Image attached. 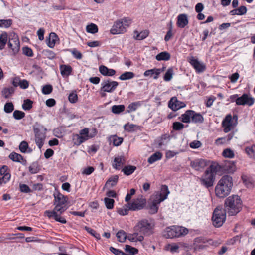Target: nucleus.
I'll list each match as a JSON object with an SVG mask.
<instances>
[{
  "label": "nucleus",
  "mask_w": 255,
  "mask_h": 255,
  "mask_svg": "<svg viewBox=\"0 0 255 255\" xmlns=\"http://www.w3.org/2000/svg\"><path fill=\"white\" fill-rule=\"evenodd\" d=\"M233 186V180L232 177L229 175L223 176L218 181L215 189L216 195L221 198L228 196Z\"/></svg>",
  "instance_id": "nucleus-1"
},
{
  "label": "nucleus",
  "mask_w": 255,
  "mask_h": 255,
  "mask_svg": "<svg viewBox=\"0 0 255 255\" xmlns=\"http://www.w3.org/2000/svg\"><path fill=\"white\" fill-rule=\"evenodd\" d=\"M242 208V201L238 195H232L228 197L225 201L224 210L230 216L239 213Z\"/></svg>",
  "instance_id": "nucleus-2"
},
{
  "label": "nucleus",
  "mask_w": 255,
  "mask_h": 255,
  "mask_svg": "<svg viewBox=\"0 0 255 255\" xmlns=\"http://www.w3.org/2000/svg\"><path fill=\"white\" fill-rule=\"evenodd\" d=\"M131 21L128 18H124L116 21L112 27L110 32L112 34L124 33L131 24Z\"/></svg>",
  "instance_id": "nucleus-3"
},
{
  "label": "nucleus",
  "mask_w": 255,
  "mask_h": 255,
  "mask_svg": "<svg viewBox=\"0 0 255 255\" xmlns=\"http://www.w3.org/2000/svg\"><path fill=\"white\" fill-rule=\"evenodd\" d=\"M226 212L224 209L217 207L213 212L212 221L213 225L216 227H221L226 220Z\"/></svg>",
  "instance_id": "nucleus-4"
},
{
  "label": "nucleus",
  "mask_w": 255,
  "mask_h": 255,
  "mask_svg": "<svg viewBox=\"0 0 255 255\" xmlns=\"http://www.w3.org/2000/svg\"><path fill=\"white\" fill-rule=\"evenodd\" d=\"M54 208L59 212L60 214H62L66 210L67 197L59 192L54 193Z\"/></svg>",
  "instance_id": "nucleus-5"
},
{
  "label": "nucleus",
  "mask_w": 255,
  "mask_h": 255,
  "mask_svg": "<svg viewBox=\"0 0 255 255\" xmlns=\"http://www.w3.org/2000/svg\"><path fill=\"white\" fill-rule=\"evenodd\" d=\"M134 228L135 230L145 236H150L153 233V226L147 220L139 222Z\"/></svg>",
  "instance_id": "nucleus-6"
},
{
  "label": "nucleus",
  "mask_w": 255,
  "mask_h": 255,
  "mask_svg": "<svg viewBox=\"0 0 255 255\" xmlns=\"http://www.w3.org/2000/svg\"><path fill=\"white\" fill-rule=\"evenodd\" d=\"M238 117L237 116L234 115L233 117L231 115H227L222 122V126L224 128L223 131L225 133H228L234 129L236 124L234 123L233 120L235 119L237 123Z\"/></svg>",
  "instance_id": "nucleus-7"
},
{
  "label": "nucleus",
  "mask_w": 255,
  "mask_h": 255,
  "mask_svg": "<svg viewBox=\"0 0 255 255\" xmlns=\"http://www.w3.org/2000/svg\"><path fill=\"white\" fill-rule=\"evenodd\" d=\"M201 184L206 188L213 186L215 180L214 174L206 170L204 174L199 179Z\"/></svg>",
  "instance_id": "nucleus-8"
},
{
  "label": "nucleus",
  "mask_w": 255,
  "mask_h": 255,
  "mask_svg": "<svg viewBox=\"0 0 255 255\" xmlns=\"http://www.w3.org/2000/svg\"><path fill=\"white\" fill-rule=\"evenodd\" d=\"M8 46L12 50L14 54H16L19 51L20 42L17 34L14 33L9 36Z\"/></svg>",
  "instance_id": "nucleus-9"
},
{
  "label": "nucleus",
  "mask_w": 255,
  "mask_h": 255,
  "mask_svg": "<svg viewBox=\"0 0 255 255\" xmlns=\"http://www.w3.org/2000/svg\"><path fill=\"white\" fill-rule=\"evenodd\" d=\"M101 91L104 92L112 93L116 89L118 83L110 80H105L101 83Z\"/></svg>",
  "instance_id": "nucleus-10"
},
{
  "label": "nucleus",
  "mask_w": 255,
  "mask_h": 255,
  "mask_svg": "<svg viewBox=\"0 0 255 255\" xmlns=\"http://www.w3.org/2000/svg\"><path fill=\"white\" fill-rule=\"evenodd\" d=\"M237 100V105H246L251 106L253 105L255 101V99L253 97L249 96L247 94H244L241 97H238Z\"/></svg>",
  "instance_id": "nucleus-11"
},
{
  "label": "nucleus",
  "mask_w": 255,
  "mask_h": 255,
  "mask_svg": "<svg viewBox=\"0 0 255 255\" xmlns=\"http://www.w3.org/2000/svg\"><path fill=\"white\" fill-rule=\"evenodd\" d=\"M44 214L46 215L49 218H53L56 221L61 223L65 224L67 222L64 218L60 216L59 212L56 210L55 208H54L52 211L46 210L45 211Z\"/></svg>",
  "instance_id": "nucleus-12"
},
{
  "label": "nucleus",
  "mask_w": 255,
  "mask_h": 255,
  "mask_svg": "<svg viewBox=\"0 0 255 255\" xmlns=\"http://www.w3.org/2000/svg\"><path fill=\"white\" fill-rule=\"evenodd\" d=\"M165 69V67L162 68H153L146 70L143 74L144 77H152L154 79H157L160 74Z\"/></svg>",
  "instance_id": "nucleus-13"
},
{
  "label": "nucleus",
  "mask_w": 255,
  "mask_h": 255,
  "mask_svg": "<svg viewBox=\"0 0 255 255\" xmlns=\"http://www.w3.org/2000/svg\"><path fill=\"white\" fill-rule=\"evenodd\" d=\"M169 107L172 110L176 111L186 106V104L177 100L176 97H172L168 103Z\"/></svg>",
  "instance_id": "nucleus-14"
},
{
  "label": "nucleus",
  "mask_w": 255,
  "mask_h": 255,
  "mask_svg": "<svg viewBox=\"0 0 255 255\" xmlns=\"http://www.w3.org/2000/svg\"><path fill=\"white\" fill-rule=\"evenodd\" d=\"M145 201L144 199H137L128 204L129 209L132 211L139 210L143 208Z\"/></svg>",
  "instance_id": "nucleus-15"
},
{
  "label": "nucleus",
  "mask_w": 255,
  "mask_h": 255,
  "mask_svg": "<svg viewBox=\"0 0 255 255\" xmlns=\"http://www.w3.org/2000/svg\"><path fill=\"white\" fill-rule=\"evenodd\" d=\"M189 62L198 73L202 72L205 70V65L193 56L189 59Z\"/></svg>",
  "instance_id": "nucleus-16"
},
{
  "label": "nucleus",
  "mask_w": 255,
  "mask_h": 255,
  "mask_svg": "<svg viewBox=\"0 0 255 255\" xmlns=\"http://www.w3.org/2000/svg\"><path fill=\"white\" fill-rule=\"evenodd\" d=\"M163 235L166 238H173L178 237L176 226L167 227L164 231Z\"/></svg>",
  "instance_id": "nucleus-17"
},
{
  "label": "nucleus",
  "mask_w": 255,
  "mask_h": 255,
  "mask_svg": "<svg viewBox=\"0 0 255 255\" xmlns=\"http://www.w3.org/2000/svg\"><path fill=\"white\" fill-rule=\"evenodd\" d=\"M190 166L195 170L201 171L206 166V162L203 159H198L191 161Z\"/></svg>",
  "instance_id": "nucleus-18"
},
{
  "label": "nucleus",
  "mask_w": 255,
  "mask_h": 255,
  "mask_svg": "<svg viewBox=\"0 0 255 255\" xmlns=\"http://www.w3.org/2000/svg\"><path fill=\"white\" fill-rule=\"evenodd\" d=\"M169 194V191L167 186L163 185L161 187L160 192H157L154 196L158 198L160 201H163L167 198V196Z\"/></svg>",
  "instance_id": "nucleus-19"
},
{
  "label": "nucleus",
  "mask_w": 255,
  "mask_h": 255,
  "mask_svg": "<svg viewBox=\"0 0 255 255\" xmlns=\"http://www.w3.org/2000/svg\"><path fill=\"white\" fill-rule=\"evenodd\" d=\"M33 130L35 134V137H45V131L46 129L43 126L37 123L33 126Z\"/></svg>",
  "instance_id": "nucleus-20"
},
{
  "label": "nucleus",
  "mask_w": 255,
  "mask_h": 255,
  "mask_svg": "<svg viewBox=\"0 0 255 255\" xmlns=\"http://www.w3.org/2000/svg\"><path fill=\"white\" fill-rule=\"evenodd\" d=\"M162 201L154 196V199L149 204V213L151 214H155L158 212L159 205Z\"/></svg>",
  "instance_id": "nucleus-21"
},
{
  "label": "nucleus",
  "mask_w": 255,
  "mask_h": 255,
  "mask_svg": "<svg viewBox=\"0 0 255 255\" xmlns=\"http://www.w3.org/2000/svg\"><path fill=\"white\" fill-rule=\"evenodd\" d=\"M188 24L187 15L186 14H180L177 16V25L178 27L184 28Z\"/></svg>",
  "instance_id": "nucleus-22"
},
{
  "label": "nucleus",
  "mask_w": 255,
  "mask_h": 255,
  "mask_svg": "<svg viewBox=\"0 0 255 255\" xmlns=\"http://www.w3.org/2000/svg\"><path fill=\"white\" fill-rule=\"evenodd\" d=\"M9 158L14 162L21 163L24 165H26L27 163L26 160L21 155L14 152H12L9 154Z\"/></svg>",
  "instance_id": "nucleus-23"
},
{
  "label": "nucleus",
  "mask_w": 255,
  "mask_h": 255,
  "mask_svg": "<svg viewBox=\"0 0 255 255\" xmlns=\"http://www.w3.org/2000/svg\"><path fill=\"white\" fill-rule=\"evenodd\" d=\"M125 162L126 160L124 156H118L115 158L112 166L116 169H120Z\"/></svg>",
  "instance_id": "nucleus-24"
},
{
  "label": "nucleus",
  "mask_w": 255,
  "mask_h": 255,
  "mask_svg": "<svg viewBox=\"0 0 255 255\" xmlns=\"http://www.w3.org/2000/svg\"><path fill=\"white\" fill-rule=\"evenodd\" d=\"M236 166L233 162L226 161L223 164V170L229 173H232L235 171Z\"/></svg>",
  "instance_id": "nucleus-25"
},
{
  "label": "nucleus",
  "mask_w": 255,
  "mask_h": 255,
  "mask_svg": "<svg viewBox=\"0 0 255 255\" xmlns=\"http://www.w3.org/2000/svg\"><path fill=\"white\" fill-rule=\"evenodd\" d=\"M99 71L104 76H112L115 74L116 71L114 69H109L106 66L102 65L99 67Z\"/></svg>",
  "instance_id": "nucleus-26"
},
{
  "label": "nucleus",
  "mask_w": 255,
  "mask_h": 255,
  "mask_svg": "<svg viewBox=\"0 0 255 255\" xmlns=\"http://www.w3.org/2000/svg\"><path fill=\"white\" fill-rule=\"evenodd\" d=\"M247 11L246 7L245 6H241L237 9H235L230 11V14L231 15H242L246 13Z\"/></svg>",
  "instance_id": "nucleus-27"
},
{
  "label": "nucleus",
  "mask_w": 255,
  "mask_h": 255,
  "mask_svg": "<svg viewBox=\"0 0 255 255\" xmlns=\"http://www.w3.org/2000/svg\"><path fill=\"white\" fill-rule=\"evenodd\" d=\"M193 113L192 110H187L185 113L181 115L180 118L181 121L184 123H189L191 121V115Z\"/></svg>",
  "instance_id": "nucleus-28"
},
{
  "label": "nucleus",
  "mask_w": 255,
  "mask_h": 255,
  "mask_svg": "<svg viewBox=\"0 0 255 255\" xmlns=\"http://www.w3.org/2000/svg\"><path fill=\"white\" fill-rule=\"evenodd\" d=\"M58 39L57 36L54 33H51L49 39L47 40V44L50 48L55 46L56 41Z\"/></svg>",
  "instance_id": "nucleus-29"
},
{
  "label": "nucleus",
  "mask_w": 255,
  "mask_h": 255,
  "mask_svg": "<svg viewBox=\"0 0 255 255\" xmlns=\"http://www.w3.org/2000/svg\"><path fill=\"white\" fill-rule=\"evenodd\" d=\"M61 74L63 76H69L71 74L72 72V68L69 65H62L60 67Z\"/></svg>",
  "instance_id": "nucleus-30"
},
{
  "label": "nucleus",
  "mask_w": 255,
  "mask_h": 255,
  "mask_svg": "<svg viewBox=\"0 0 255 255\" xmlns=\"http://www.w3.org/2000/svg\"><path fill=\"white\" fill-rule=\"evenodd\" d=\"M207 170H209L210 172L213 173L223 171V164L220 165L216 163H214L212 164Z\"/></svg>",
  "instance_id": "nucleus-31"
},
{
  "label": "nucleus",
  "mask_w": 255,
  "mask_h": 255,
  "mask_svg": "<svg viewBox=\"0 0 255 255\" xmlns=\"http://www.w3.org/2000/svg\"><path fill=\"white\" fill-rule=\"evenodd\" d=\"M203 121L204 118L202 115L193 111V113L191 115V121L195 123H202Z\"/></svg>",
  "instance_id": "nucleus-32"
},
{
  "label": "nucleus",
  "mask_w": 255,
  "mask_h": 255,
  "mask_svg": "<svg viewBox=\"0 0 255 255\" xmlns=\"http://www.w3.org/2000/svg\"><path fill=\"white\" fill-rule=\"evenodd\" d=\"M162 157V154L160 152H156L153 154L148 159V162L150 164H152L155 162L160 160Z\"/></svg>",
  "instance_id": "nucleus-33"
},
{
  "label": "nucleus",
  "mask_w": 255,
  "mask_h": 255,
  "mask_svg": "<svg viewBox=\"0 0 255 255\" xmlns=\"http://www.w3.org/2000/svg\"><path fill=\"white\" fill-rule=\"evenodd\" d=\"M128 239L131 242H141L143 240L144 237L142 235H139L138 233H134L132 234H129L128 236Z\"/></svg>",
  "instance_id": "nucleus-34"
},
{
  "label": "nucleus",
  "mask_w": 255,
  "mask_h": 255,
  "mask_svg": "<svg viewBox=\"0 0 255 255\" xmlns=\"http://www.w3.org/2000/svg\"><path fill=\"white\" fill-rule=\"evenodd\" d=\"M15 89L12 87L4 88L2 91V95L5 98H9L14 93Z\"/></svg>",
  "instance_id": "nucleus-35"
},
{
  "label": "nucleus",
  "mask_w": 255,
  "mask_h": 255,
  "mask_svg": "<svg viewBox=\"0 0 255 255\" xmlns=\"http://www.w3.org/2000/svg\"><path fill=\"white\" fill-rule=\"evenodd\" d=\"M88 138L86 136H81L79 134H76L74 136L73 140L74 141V144L79 145L86 140H88Z\"/></svg>",
  "instance_id": "nucleus-36"
},
{
  "label": "nucleus",
  "mask_w": 255,
  "mask_h": 255,
  "mask_svg": "<svg viewBox=\"0 0 255 255\" xmlns=\"http://www.w3.org/2000/svg\"><path fill=\"white\" fill-rule=\"evenodd\" d=\"M170 58V55L167 52H162L156 56V59L158 61H167Z\"/></svg>",
  "instance_id": "nucleus-37"
},
{
  "label": "nucleus",
  "mask_w": 255,
  "mask_h": 255,
  "mask_svg": "<svg viewBox=\"0 0 255 255\" xmlns=\"http://www.w3.org/2000/svg\"><path fill=\"white\" fill-rule=\"evenodd\" d=\"M118 179L119 176L118 175L112 176L107 181L106 185L112 187L117 184Z\"/></svg>",
  "instance_id": "nucleus-38"
},
{
  "label": "nucleus",
  "mask_w": 255,
  "mask_h": 255,
  "mask_svg": "<svg viewBox=\"0 0 255 255\" xmlns=\"http://www.w3.org/2000/svg\"><path fill=\"white\" fill-rule=\"evenodd\" d=\"M136 167L132 165H128L125 166L123 169L122 171L124 172V174L126 175H130L134 171L136 170Z\"/></svg>",
  "instance_id": "nucleus-39"
},
{
  "label": "nucleus",
  "mask_w": 255,
  "mask_h": 255,
  "mask_svg": "<svg viewBox=\"0 0 255 255\" xmlns=\"http://www.w3.org/2000/svg\"><path fill=\"white\" fill-rule=\"evenodd\" d=\"M7 41V34L6 32L2 33L0 36V50H2Z\"/></svg>",
  "instance_id": "nucleus-40"
},
{
  "label": "nucleus",
  "mask_w": 255,
  "mask_h": 255,
  "mask_svg": "<svg viewBox=\"0 0 255 255\" xmlns=\"http://www.w3.org/2000/svg\"><path fill=\"white\" fill-rule=\"evenodd\" d=\"M125 109L124 105H114L111 108L112 112L116 114H119L123 112Z\"/></svg>",
  "instance_id": "nucleus-41"
},
{
  "label": "nucleus",
  "mask_w": 255,
  "mask_h": 255,
  "mask_svg": "<svg viewBox=\"0 0 255 255\" xmlns=\"http://www.w3.org/2000/svg\"><path fill=\"white\" fill-rule=\"evenodd\" d=\"M134 77V74L132 72H125L120 75L119 77L121 80H127L133 78Z\"/></svg>",
  "instance_id": "nucleus-42"
},
{
  "label": "nucleus",
  "mask_w": 255,
  "mask_h": 255,
  "mask_svg": "<svg viewBox=\"0 0 255 255\" xmlns=\"http://www.w3.org/2000/svg\"><path fill=\"white\" fill-rule=\"evenodd\" d=\"M174 72L172 67L168 69L165 75L163 76V79L165 81H170L173 77Z\"/></svg>",
  "instance_id": "nucleus-43"
},
{
  "label": "nucleus",
  "mask_w": 255,
  "mask_h": 255,
  "mask_svg": "<svg viewBox=\"0 0 255 255\" xmlns=\"http://www.w3.org/2000/svg\"><path fill=\"white\" fill-rule=\"evenodd\" d=\"M111 142H112L115 146H119L122 144L123 141V139L122 137H119L116 135L112 136L110 138Z\"/></svg>",
  "instance_id": "nucleus-44"
},
{
  "label": "nucleus",
  "mask_w": 255,
  "mask_h": 255,
  "mask_svg": "<svg viewBox=\"0 0 255 255\" xmlns=\"http://www.w3.org/2000/svg\"><path fill=\"white\" fill-rule=\"evenodd\" d=\"M116 237H117L118 241L121 243L124 242L126 241L127 238H128L126 232L122 230L118 232L116 234Z\"/></svg>",
  "instance_id": "nucleus-45"
},
{
  "label": "nucleus",
  "mask_w": 255,
  "mask_h": 255,
  "mask_svg": "<svg viewBox=\"0 0 255 255\" xmlns=\"http://www.w3.org/2000/svg\"><path fill=\"white\" fill-rule=\"evenodd\" d=\"M166 250H169L171 253H178L179 246L176 244H167L165 247Z\"/></svg>",
  "instance_id": "nucleus-46"
},
{
  "label": "nucleus",
  "mask_w": 255,
  "mask_h": 255,
  "mask_svg": "<svg viewBox=\"0 0 255 255\" xmlns=\"http://www.w3.org/2000/svg\"><path fill=\"white\" fill-rule=\"evenodd\" d=\"M141 104L140 102H133L130 104L128 107V110L127 112L130 113L133 111H135L138 107L140 106Z\"/></svg>",
  "instance_id": "nucleus-47"
},
{
  "label": "nucleus",
  "mask_w": 255,
  "mask_h": 255,
  "mask_svg": "<svg viewBox=\"0 0 255 255\" xmlns=\"http://www.w3.org/2000/svg\"><path fill=\"white\" fill-rule=\"evenodd\" d=\"M86 31L88 33L95 34L98 32V28L96 24L91 23L87 26Z\"/></svg>",
  "instance_id": "nucleus-48"
},
{
  "label": "nucleus",
  "mask_w": 255,
  "mask_h": 255,
  "mask_svg": "<svg viewBox=\"0 0 255 255\" xmlns=\"http://www.w3.org/2000/svg\"><path fill=\"white\" fill-rule=\"evenodd\" d=\"M176 229L177 231L178 237L186 235L189 232V230L187 228L183 227L176 226Z\"/></svg>",
  "instance_id": "nucleus-49"
},
{
  "label": "nucleus",
  "mask_w": 255,
  "mask_h": 255,
  "mask_svg": "<svg viewBox=\"0 0 255 255\" xmlns=\"http://www.w3.org/2000/svg\"><path fill=\"white\" fill-rule=\"evenodd\" d=\"M12 23L11 19H0V27L2 28H8Z\"/></svg>",
  "instance_id": "nucleus-50"
},
{
  "label": "nucleus",
  "mask_w": 255,
  "mask_h": 255,
  "mask_svg": "<svg viewBox=\"0 0 255 255\" xmlns=\"http://www.w3.org/2000/svg\"><path fill=\"white\" fill-rule=\"evenodd\" d=\"M42 54L46 58H47L49 59H53L56 56V54H55V53L54 52H53L51 50H48V49L44 50L42 51Z\"/></svg>",
  "instance_id": "nucleus-51"
},
{
  "label": "nucleus",
  "mask_w": 255,
  "mask_h": 255,
  "mask_svg": "<svg viewBox=\"0 0 255 255\" xmlns=\"http://www.w3.org/2000/svg\"><path fill=\"white\" fill-rule=\"evenodd\" d=\"M149 35V31L148 30H144L140 33H138L135 36V38L137 40H142L146 38Z\"/></svg>",
  "instance_id": "nucleus-52"
},
{
  "label": "nucleus",
  "mask_w": 255,
  "mask_h": 255,
  "mask_svg": "<svg viewBox=\"0 0 255 255\" xmlns=\"http://www.w3.org/2000/svg\"><path fill=\"white\" fill-rule=\"evenodd\" d=\"M125 251L130 254V255H134L138 253V250L130 245H126L125 246Z\"/></svg>",
  "instance_id": "nucleus-53"
},
{
  "label": "nucleus",
  "mask_w": 255,
  "mask_h": 255,
  "mask_svg": "<svg viewBox=\"0 0 255 255\" xmlns=\"http://www.w3.org/2000/svg\"><path fill=\"white\" fill-rule=\"evenodd\" d=\"M32 101L29 99L25 100L22 106L23 109L26 111L30 110L32 107Z\"/></svg>",
  "instance_id": "nucleus-54"
},
{
  "label": "nucleus",
  "mask_w": 255,
  "mask_h": 255,
  "mask_svg": "<svg viewBox=\"0 0 255 255\" xmlns=\"http://www.w3.org/2000/svg\"><path fill=\"white\" fill-rule=\"evenodd\" d=\"M222 155L226 158H232L234 156V153L233 150L229 148H227L224 150L222 152Z\"/></svg>",
  "instance_id": "nucleus-55"
},
{
  "label": "nucleus",
  "mask_w": 255,
  "mask_h": 255,
  "mask_svg": "<svg viewBox=\"0 0 255 255\" xmlns=\"http://www.w3.org/2000/svg\"><path fill=\"white\" fill-rule=\"evenodd\" d=\"M245 151L250 157L254 156L255 155V145H253L252 146L247 147L245 148Z\"/></svg>",
  "instance_id": "nucleus-56"
},
{
  "label": "nucleus",
  "mask_w": 255,
  "mask_h": 255,
  "mask_svg": "<svg viewBox=\"0 0 255 255\" xmlns=\"http://www.w3.org/2000/svg\"><path fill=\"white\" fill-rule=\"evenodd\" d=\"M25 115L24 112L19 110H15L13 113V116L16 120H20L24 118Z\"/></svg>",
  "instance_id": "nucleus-57"
},
{
  "label": "nucleus",
  "mask_w": 255,
  "mask_h": 255,
  "mask_svg": "<svg viewBox=\"0 0 255 255\" xmlns=\"http://www.w3.org/2000/svg\"><path fill=\"white\" fill-rule=\"evenodd\" d=\"M39 170V168L37 163H33L29 167V171L31 174H36L38 172Z\"/></svg>",
  "instance_id": "nucleus-58"
},
{
  "label": "nucleus",
  "mask_w": 255,
  "mask_h": 255,
  "mask_svg": "<svg viewBox=\"0 0 255 255\" xmlns=\"http://www.w3.org/2000/svg\"><path fill=\"white\" fill-rule=\"evenodd\" d=\"M14 110V105L12 102L6 103L4 106V111L7 113H10Z\"/></svg>",
  "instance_id": "nucleus-59"
},
{
  "label": "nucleus",
  "mask_w": 255,
  "mask_h": 255,
  "mask_svg": "<svg viewBox=\"0 0 255 255\" xmlns=\"http://www.w3.org/2000/svg\"><path fill=\"white\" fill-rule=\"evenodd\" d=\"M11 178V174L10 173H8L7 174H4L2 176L1 178H0V184H5L7 182H8Z\"/></svg>",
  "instance_id": "nucleus-60"
},
{
  "label": "nucleus",
  "mask_w": 255,
  "mask_h": 255,
  "mask_svg": "<svg viewBox=\"0 0 255 255\" xmlns=\"http://www.w3.org/2000/svg\"><path fill=\"white\" fill-rule=\"evenodd\" d=\"M105 204L107 208L111 209L113 208L114 200L113 199L105 198L104 199Z\"/></svg>",
  "instance_id": "nucleus-61"
},
{
  "label": "nucleus",
  "mask_w": 255,
  "mask_h": 255,
  "mask_svg": "<svg viewBox=\"0 0 255 255\" xmlns=\"http://www.w3.org/2000/svg\"><path fill=\"white\" fill-rule=\"evenodd\" d=\"M53 90L52 86L49 84L44 85L42 88V93L44 94L47 95L50 94Z\"/></svg>",
  "instance_id": "nucleus-62"
},
{
  "label": "nucleus",
  "mask_w": 255,
  "mask_h": 255,
  "mask_svg": "<svg viewBox=\"0 0 255 255\" xmlns=\"http://www.w3.org/2000/svg\"><path fill=\"white\" fill-rule=\"evenodd\" d=\"M28 147V144L27 142L25 141H22L19 146V150L22 153H25Z\"/></svg>",
  "instance_id": "nucleus-63"
},
{
  "label": "nucleus",
  "mask_w": 255,
  "mask_h": 255,
  "mask_svg": "<svg viewBox=\"0 0 255 255\" xmlns=\"http://www.w3.org/2000/svg\"><path fill=\"white\" fill-rule=\"evenodd\" d=\"M110 251L116 255H129L128 254H125L123 251L119 249H117L113 247H111L110 248Z\"/></svg>",
  "instance_id": "nucleus-64"
}]
</instances>
